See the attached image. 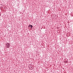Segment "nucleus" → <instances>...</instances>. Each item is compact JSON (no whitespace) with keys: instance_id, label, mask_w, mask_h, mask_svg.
Wrapping results in <instances>:
<instances>
[{"instance_id":"4","label":"nucleus","mask_w":73,"mask_h":73,"mask_svg":"<svg viewBox=\"0 0 73 73\" xmlns=\"http://www.w3.org/2000/svg\"><path fill=\"white\" fill-rule=\"evenodd\" d=\"M1 16V14H0V16Z\"/></svg>"},{"instance_id":"3","label":"nucleus","mask_w":73,"mask_h":73,"mask_svg":"<svg viewBox=\"0 0 73 73\" xmlns=\"http://www.w3.org/2000/svg\"><path fill=\"white\" fill-rule=\"evenodd\" d=\"M30 69H33V66H31L30 67Z\"/></svg>"},{"instance_id":"2","label":"nucleus","mask_w":73,"mask_h":73,"mask_svg":"<svg viewBox=\"0 0 73 73\" xmlns=\"http://www.w3.org/2000/svg\"><path fill=\"white\" fill-rule=\"evenodd\" d=\"M33 27V26H32L31 25H30V24H29V25L28 26V28H31V29H32Z\"/></svg>"},{"instance_id":"1","label":"nucleus","mask_w":73,"mask_h":73,"mask_svg":"<svg viewBox=\"0 0 73 73\" xmlns=\"http://www.w3.org/2000/svg\"><path fill=\"white\" fill-rule=\"evenodd\" d=\"M6 47L7 48H9V47H10V44L9 43H7L6 44Z\"/></svg>"},{"instance_id":"5","label":"nucleus","mask_w":73,"mask_h":73,"mask_svg":"<svg viewBox=\"0 0 73 73\" xmlns=\"http://www.w3.org/2000/svg\"><path fill=\"white\" fill-rule=\"evenodd\" d=\"M66 63H68V62H66Z\"/></svg>"}]
</instances>
